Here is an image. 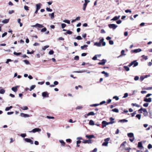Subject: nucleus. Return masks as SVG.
<instances>
[{
    "instance_id": "nucleus-1",
    "label": "nucleus",
    "mask_w": 152,
    "mask_h": 152,
    "mask_svg": "<svg viewBox=\"0 0 152 152\" xmlns=\"http://www.w3.org/2000/svg\"><path fill=\"white\" fill-rule=\"evenodd\" d=\"M138 63L136 60H134L132 61L128 65L129 67H130L133 65V67H136L138 65Z\"/></svg>"
},
{
    "instance_id": "nucleus-2",
    "label": "nucleus",
    "mask_w": 152,
    "mask_h": 152,
    "mask_svg": "<svg viewBox=\"0 0 152 152\" xmlns=\"http://www.w3.org/2000/svg\"><path fill=\"white\" fill-rule=\"evenodd\" d=\"M104 40V39L102 38L100 40L99 42H96L94 43V45L97 46V47H100L101 46V43Z\"/></svg>"
},
{
    "instance_id": "nucleus-3",
    "label": "nucleus",
    "mask_w": 152,
    "mask_h": 152,
    "mask_svg": "<svg viewBox=\"0 0 152 152\" xmlns=\"http://www.w3.org/2000/svg\"><path fill=\"white\" fill-rule=\"evenodd\" d=\"M108 26L110 28L115 29L118 27V26L116 24H109Z\"/></svg>"
},
{
    "instance_id": "nucleus-4",
    "label": "nucleus",
    "mask_w": 152,
    "mask_h": 152,
    "mask_svg": "<svg viewBox=\"0 0 152 152\" xmlns=\"http://www.w3.org/2000/svg\"><path fill=\"white\" fill-rule=\"evenodd\" d=\"M41 131V129L39 128H35L33 129L31 131H29L30 132L35 133L36 132H40Z\"/></svg>"
},
{
    "instance_id": "nucleus-5",
    "label": "nucleus",
    "mask_w": 152,
    "mask_h": 152,
    "mask_svg": "<svg viewBox=\"0 0 152 152\" xmlns=\"http://www.w3.org/2000/svg\"><path fill=\"white\" fill-rule=\"evenodd\" d=\"M24 140L25 141L31 144H33V141L30 139L28 138H24Z\"/></svg>"
},
{
    "instance_id": "nucleus-6",
    "label": "nucleus",
    "mask_w": 152,
    "mask_h": 152,
    "mask_svg": "<svg viewBox=\"0 0 152 152\" xmlns=\"http://www.w3.org/2000/svg\"><path fill=\"white\" fill-rule=\"evenodd\" d=\"M31 26L39 28H42L43 27V26L42 25L38 23H36L35 25Z\"/></svg>"
},
{
    "instance_id": "nucleus-7",
    "label": "nucleus",
    "mask_w": 152,
    "mask_h": 152,
    "mask_svg": "<svg viewBox=\"0 0 152 152\" xmlns=\"http://www.w3.org/2000/svg\"><path fill=\"white\" fill-rule=\"evenodd\" d=\"M101 62H99L98 63V64L100 65H104L107 62V61L106 59H103L101 60Z\"/></svg>"
},
{
    "instance_id": "nucleus-8",
    "label": "nucleus",
    "mask_w": 152,
    "mask_h": 152,
    "mask_svg": "<svg viewBox=\"0 0 152 152\" xmlns=\"http://www.w3.org/2000/svg\"><path fill=\"white\" fill-rule=\"evenodd\" d=\"M144 101L146 102H150L152 101V99L151 98H144Z\"/></svg>"
},
{
    "instance_id": "nucleus-9",
    "label": "nucleus",
    "mask_w": 152,
    "mask_h": 152,
    "mask_svg": "<svg viewBox=\"0 0 152 152\" xmlns=\"http://www.w3.org/2000/svg\"><path fill=\"white\" fill-rule=\"evenodd\" d=\"M20 115L21 117L24 118L28 117H30L29 115L28 114H24L23 113H21L20 114Z\"/></svg>"
},
{
    "instance_id": "nucleus-10",
    "label": "nucleus",
    "mask_w": 152,
    "mask_h": 152,
    "mask_svg": "<svg viewBox=\"0 0 152 152\" xmlns=\"http://www.w3.org/2000/svg\"><path fill=\"white\" fill-rule=\"evenodd\" d=\"M42 95L44 97H48L49 96L47 92H44L42 93Z\"/></svg>"
},
{
    "instance_id": "nucleus-11",
    "label": "nucleus",
    "mask_w": 152,
    "mask_h": 152,
    "mask_svg": "<svg viewBox=\"0 0 152 152\" xmlns=\"http://www.w3.org/2000/svg\"><path fill=\"white\" fill-rule=\"evenodd\" d=\"M83 142L84 143H88L91 144L92 143L91 141V140H83Z\"/></svg>"
},
{
    "instance_id": "nucleus-12",
    "label": "nucleus",
    "mask_w": 152,
    "mask_h": 152,
    "mask_svg": "<svg viewBox=\"0 0 152 152\" xmlns=\"http://www.w3.org/2000/svg\"><path fill=\"white\" fill-rule=\"evenodd\" d=\"M102 128L106 127L107 125V122L105 121H103L102 122Z\"/></svg>"
},
{
    "instance_id": "nucleus-13",
    "label": "nucleus",
    "mask_w": 152,
    "mask_h": 152,
    "mask_svg": "<svg viewBox=\"0 0 152 152\" xmlns=\"http://www.w3.org/2000/svg\"><path fill=\"white\" fill-rule=\"evenodd\" d=\"M86 137L88 139H91L93 138H95L93 134L88 135H86Z\"/></svg>"
},
{
    "instance_id": "nucleus-14",
    "label": "nucleus",
    "mask_w": 152,
    "mask_h": 152,
    "mask_svg": "<svg viewBox=\"0 0 152 152\" xmlns=\"http://www.w3.org/2000/svg\"><path fill=\"white\" fill-rule=\"evenodd\" d=\"M18 86H16L15 87H13L12 88V90L15 92H16L18 90Z\"/></svg>"
},
{
    "instance_id": "nucleus-15",
    "label": "nucleus",
    "mask_w": 152,
    "mask_h": 152,
    "mask_svg": "<svg viewBox=\"0 0 152 152\" xmlns=\"http://www.w3.org/2000/svg\"><path fill=\"white\" fill-rule=\"evenodd\" d=\"M120 17V16L119 15L118 16H116L114 17L113 18L111 19V21H115L118 20Z\"/></svg>"
},
{
    "instance_id": "nucleus-16",
    "label": "nucleus",
    "mask_w": 152,
    "mask_h": 152,
    "mask_svg": "<svg viewBox=\"0 0 152 152\" xmlns=\"http://www.w3.org/2000/svg\"><path fill=\"white\" fill-rule=\"evenodd\" d=\"M125 51L124 50H122L121 51V54L118 57V58H119L123 56H125L126 55L124 53Z\"/></svg>"
},
{
    "instance_id": "nucleus-17",
    "label": "nucleus",
    "mask_w": 152,
    "mask_h": 152,
    "mask_svg": "<svg viewBox=\"0 0 152 152\" xmlns=\"http://www.w3.org/2000/svg\"><path fill=\"white\" fill-rule=\"evenodd\" d=\"M42 4H37L36 5V10H39L41 8V6Z\"/></svg>"
},
{
    "instance_id": "nucleus-18",
    "label": "nucleus",
    "mask_w": 152,
    "mask_h": 152,
    "mask_svg": "<svg viewBox=\"0 0 152 152\" xmlns=\"http://www.w3.org/2000/svg\"><path fill=\"white\" fill-rule=\"evenodd\" d=\"M142 51V50L140 48H138V49H136L132 50V51L135 53H137V52H140Z\"/></svg>"
},
{
    "instance_id": "nucleus-19",
    "label": "nucleus",
    "mask_w": 152,
    "mask_h": 152,
    "mask_svg": "<svg viewBox=\"0 0 152 152\" xmlns=\"http://www.w3.org/2000/svg\"><path fill=\"white\" fill-rule=\"evenodd\" d=\"M128 136L129 137H134V134L133 133H129L127 134Z\"/></svg>"
},
{
    "instance_id": "nucleus-20",
    "label": "nucleus",
    "mask_w": 152,
    "mask_h": 152,
    "mask_svg": "<svg viewBox=\"0 0 152 152\" xmlns=\"http://www.w3.org/2000/svg\"><path fill=\"white\" fill-rule=\"evenodd\" d=\"M143 114L145 116H146L148 115V112L146 110L145 108H143Z\"/></svg>"
},
{
    "instance_id": "nucleus-21",
    "label": "nucleus",
    "mask_w": 152,
    "mask_h": 152,
    "mask_svg": "<svg viewBox=\"0 0 152 152\" xmlns=\"http://www.w3.org/2000/svg\"><path fill=\"white\" fill-rule=\"evenodd\" d=\"M49 16L50 17V18L51 19H53L54 17V12H53L52 13L49 14Z\"/></svg>"
},
{
    "instance_id": "nucleus-22",
    "label": "nucleus",
    "mask_w": 152,
    "mask_h": 152,
    "mask_svg": "<svg viewBox=\"0 0 152 152\" xmlns=\"http://www.w3.org/2000/svg\"><path fill=\"white\" fill-rule=\"evenodd\" d=\"M142 141L140 142H138L137 147L138 148H141L142 147Z\"/></svg>"
},
{
    "instance_id": "nucleus-23",
    "label": "nucleus",
    "mask_w": 152,
    "mask_h": 152,
    "mask_svg": "<svg viewBox=\"0 0 152 152\" xmlns=\"http://www.w3.org/2000/svg\"><path fill=\"white\" fill-rule=\"evenodd\" d=\"M95 115V114L94 113V112L91 111L89 113H88V114H87V116H90V115Z\"/></svg>"
},
{
    "instance_id": "nucleus-24",
    "label": "nucleus",
    "mask_w": 152,
    "mask_h": 152,
    "mask_svg": "<svg viewBox=\"0 0 152 152\" xmlns=\"http://www.w3.org/2000/svg\"><path fill=\"white\" fill-rule=\"evenodd\" d=\"M128 121V120L126 119H123L120 120L119 121V122H120L121 123H125L127 122Z\"/></svg>"
},
{
    "instance_id": "nucleus-25",
    "label": "nucleus",
    "mask_w": 152,
    "mask_h": 152,
    "mask_svg": "<svg viewBox=\"0 0 152 152\" xmlns=\"http://www.w3.org/2000/svg\"><path fill=\"white\" fill-rule=\"evenodd\" d=\"M89 124L91 126L94 125L95 124L94 121L92 120H90Z\"/></svg>"
},
{
    "instance_id": "nucleus-26",
    "label": "nucleus",
    "mask_w": 152,
    "mask_h": 152,
    "mask_svg": "<svg viewBox=\"0 0 152 152\" xmlns=\"http://www.w3.org/2000/svg\"><path fill=\"white\" fill-rule=\"evenodd\" d=\"M12 108V106H11L9 107H7L5 109V111H8L9 110L11 109Z\"/></svg>"
},
{
    "instance_id": "nucleus-27",
    "label": "nucleus",
    "mask_w": 152,
    "mask_h": 152,
    "mask_svg": "<svg viewBox=\"0 0 152 152\" xmlns=\"http://www.w3.org/2000/svg\"><path fill=\"white\" fill-rule=\"evenodd\" d=\"M124 68L126 71H128L129 70V68L128 66H124Z\"/></svg>"
},
{
    "instance_id": "nucleus-28",
    "label": "nucleus",
    "mask_w": 152,
    "mask_h": 152,
    "mask_svg": "<svg viewBox=\"0 0 152 152\" xmlns=\"http://www.w3.org/2000/svg\"><path fill=\"white\" fill-rule=\"evenodd\" d=\"M9 21V19H5L2 21V22L4 23H7Z\"/></svg>"
},
{
    "instance_id": "nucleus-29",
    "label": "nucleus",
    "mask_w": 152,
    "mask_h": 152,
    "mask_svg": "<svg viewBox=\"0 0 152 152\" xmlns=\"http://www.w3.org/2000/svg\"><path fill=\"white\" fill-rule=\"evenodd\" d=\"M59 142L61 144V145L64 146L65 145V142H64L62 140H59Z\"/></svg>"
},
{
    "instance_id": "nucleus-30",
    "label": "nucleus",
    "mask_w": 152,
    "mask_h": 152,
    "mask_svg": "<svg viewBox=\"0 0 152 152\" xmlns=\"http://www.w3.org/2000/svg\"><path fill=\"white\" fill-rule=\"evenodd\" d=\"M112 111L115 113H118L119 112L118 110L116 108H114L112 110Z\"/></svg>"
},
{
    "instance_id": "nucleus-31",
    "label": "nucleus",
    "mask_w": 152,
    "mask_h": 152,
    "mask_svg": "<svg viewBox=\"0 0 152 152\" xmlns=\"http://www.w3.org/2000/svg\"><path fill=\"white\" fill-rule=\"evenodd\" d=\"M13 54L14 55H16V56H18L21 54V53H17L15 52H14L13 53Z\"/></svg>"
},
{
    "instance_id": "nucleus-32",
    "label": "nucleus",
    "mask_w": 152,
    "mask_h": 152,
    "mask_svg": "<svg viewBox=\"0 0 152 152\" xmlns=\"http://www.w3.org/2000/svg\"><path fill=\"white\" fill-rule=\"evenodd\" d=\"M84 1L85 2L83 4L86 6L87 5V4L90 2V1L89 0H84Z\"/></svg>"
},
{
    "instance_id": "nucleus-33",
    "label": "nucleus",
    "mask_w": 152,
    "mask_h": 152,
    "mask_svg": "<svg viewBox=\"0 0 152 152\" xmlns=\"http://www.w3.org/2000/svg\"><path fill=\"white\" fill-rule=\"evenodd\" d=\"M36 86L35 85H32L31 86L30 89L29 90L30 91H31L32 90H33L35 87Z\"/></svg>"
},
{
    "instance_id": "nucleus-34",
    "label": "nucleus",
    "mask_w": 152,
    "mask_h": 152,
    "mask_svg": "<svg viewBox=\"0 0 152 152\" xmlns=\"http://www.w3.org/2000/svg\"><path fill=\"white\" fill-rule=\"evenodd\" d=\"M5 91L4 89H1L0 90V94H3L5 93Z\"/></svg>"
},
{
    "instance_id": "nucleus-35",
    "label": "nucleus",
    "mask_w": 152,
    "mask_h": 152,
    "mask_svg": "<svg viewBox=\"0 0 152 152\" xmlns=\"http://www.w3.org/2000/svg\"><path fill=\"white\" fill-rule=\"evenodd\" d=\"M99 105V104H91L90 105V106L91 107H96Z\"/></svg>"
},
{
    "instance_id": "nucleus-36",
    "label": "nucleus",
    "mask_w": 152,
    "mask_h": 152,
    "mask_svg": "<svg viewBox=\"0 0 152 152\" xmlns=\"http://www.w3.org/2000/svg\"><path fill=\"white\" fill-rule=\"evenodd\" d=\"M141 115L140 114H137L136 116V117L139 120L141 118Z\"/></svg>"
},
{
    "instance_id": "nucleus-37",
    "label": "nucleus",
    "mask_w": 152,
    "mask_h": 152,
    "mask_svg": "<svg viewBox=\"0 0 152 152\" xmlns=\"http://www.w3.org/2000/svg\"><path fill=\"white\" fill-rule=\"evenodd\" d=\"M108 142L104 141L102 144V145L104 146H107Z\"/></svg>"
},
{
    "instance_id": "nucleus-38",
    "label": "nucleus",
    "mask_w": 152,
    "mask_h": 152,
    "mask_svg": "<svg viewBox=\"0 0 152 152\" xmlns=\"http://www.w3.org/2000/svg\"><path fill=\"white\" fill-rule=\"evenodd\" d=\"M23 61L27 65H28V64H29V62L27 60H24Z\"/></svg>"
},
{
    "instance_id": "nucleus-39",
    "label": "nucleus",
    "mask_w": 152,
    "mask_h": 152,
    "mask_svg": "<svg viewBox=\"0 0 152 152\" xmlns=\"http://www.w3.org/2000/svg\"><path fill=\"white\" fill-rule=\"evenodd\" d=\"M26 136V133L21 134H20V136L23 138H24Z\"/></svg>"
},
{
    "instance_id": "nucleus-40",
    "label": "nucleus",
    "mask_w": 152,
    "mask_h": 152,
    "mask_svg": "<svg viewBox=\"0 0 152 152\" xmlns=\"http://www.w3.org/2000/svg\"><path fill=\"white\" fill-rule=\"evenodd\" d=\"M115 123L114 121H110L109 122H107V125H108L109 124H112Z\"/></svg>"
},
{
    "instance_id": "nucleus-41",
    "label": "nucleus",
    "mask_w": 152,
    "mask_h": 152,
    "mask_svg": "<svg viewBox=\"0 0 152 152\" xmlns=\"http://www.w3.org/2000/svg\"><path fill=\"white\" fill-rule=\"evenodd\" d=\"M13 61V60H12L11 59H7V61H6L5 63H6V64H8V63H9V62H11V61Z\"/></svg>"
},
{
    "instance_id": "nucleus-42",
    "label": "nucleus",
    "mask_w": 152,
    "mask_h": 152,
    "mask_svg": "<svg viewBox=\"0 0 152 152\" xmlns=\"http://www.w3.org/2000/svg\"><path fill=\"white\" fill-rule=\"evenodd\" d=\"M47 30V29L46 28H45V27H44V28H42L41 30V32H45Z\"/></svg>"
},
{
    "instance_id": "nucleus-43",
    "label": "nucleus",
    "mask_w": 152,
    "mask_h": 152,
    "mask_svg": "<svg viewBox=\"0 0 152 152\" xmlns=\"http://www.w3.org/2000/svg\"><path fill=\"white\" fill-rule=\"evenodd\" d=\"M63 22L65 23H67L68 24H69L70 23V21L68 20H64L63 21Z\"/></svg>"
},
{
    "instance_id": "nucleus-44",
    "label": "nucleus",
    "mask_w": 152,
    "mask_h": 152,
    "mask_svg": "<svg viewBox=\"0 0 152 152\" xmlns=\"http://www.w3.org/2000/svg\"><path fill=\"white\" fill-rule=\"evenodd\" d=\"M132 105L133 106H135L137 107H140V106L139 105L137 104L136 103H132Z\"/></svg>"
},
{
    "instance_id": "nucleus-45",
    "label": "nucleus",
    "mask_w": 152,
    "mask_h": 152,
    "mask_svg": "<svg viewBox=\"0 0 152 152\" xmlns=\"http://www.w3.org/2000/svg\"><path fill=\"white\" fill-rule=\"evenodd\" d=\"M113 99H115L116 100H118L119 99V98L118 96H114L113 97Z\"/></svg>"
},
{
    "instance_id": "nucleus-46",
    "label": "nucleus",
    "mask_w": 152,
    "mask_h": 152,
    "mask_svg": "<svg viewBox=\"0 0 152 152\" xmlns=\"http://www.w3.org/2000/svg\"><path fill=\"white\" fill-rule=\"evenodd\" d=\"M46 10L48 11V12H52V10L50 8H49V7H47L46 8Z\"/></svg>"
},
{
    "instance_id": "nucleus-47",
    "label": "nucleus",
    "mask_w": 152,
    "mask_h": 152,
    "mask_svg": "<svg viewBox=\"0 0 152 152\" xmlns=\"http://www.w3.org/2000/svg\"><path fill=\"white\" fill-rule=\"evenodd\" d=\"M92 59L94 60H96L97 59V55H95L92 58Z\"/></svg>"
},
{
    "instance_id": "nucleus-48",
    "label": "nucleus",
    "mask_w": 152,
    "mask_h": 152,
    "mask_svg": "<svg viewBox=\"0 0 152 152\" xmlns=\"http://www.w3.org/2000/svg\"><path fill=\"white\" fill-rule=\"evenodd\" d=\"M150 76V75H143V80L146 78H147L148 77H149Z\"/></svg>"
},
{
    "instance_id": "nucleus-49",
    "label": "nucleus",
    "mask_w": 152,
    "mask_h": 152,
    "mask_svg": "<svg viewBox=\"0 0 152 152\" xmlns=\"http://www.w3.org/2000/svg\"><path fill=\"white\" fill-rule=\"evenodd\" d=\"M47 118L48 119H54V117L53 116H47Z\"/></svg>"
},
{
    "instance_id": "nucleus-50",
    "label": "nucleus",
    "mask_w": 152,
    "mask_h": 152,
    "mask_svg": "<svg viewBox=\"0 0 152 152\" xmlns=\"http://www.w3.org/2000/svg\"><path fill=\"white\" fill-rule=\"evenodd\" d=\"M79 59V57L78 56H75L74 57V59L76 60H78Z\"/></svg>"
},
{
    "instance_id": "nucleus-51",
    "label": "nucleus",
    "mask_w": 152,
    "mask_h": 152,
    "mask_svg": "<svg viewBox=\"0 0 152 152\" xmlns=\"http://www.w3.org/2000/svg\"><path fill=\"white\" fill-rule=\"evenodd\" d=\"M28 107L27 106L23 107L22 109L23 110H26L28 109Z\"/></svg>"
},
{
    "instance_id": "nucleus-52",
    "label": "nucleus",
    "mask_w": 152,
    "mask_h": 152,
    "mask_svg": "<svg viewBox=\"0 0 152 152\" xmlns=\"http://www.w3.org/2000/svg\"><path fill=\"white\" fill-rule=\"evenodd\" d=\"M128 96V94L127 93H125L124 94V96L123 97V98H125L127 97Z\"/></svg>"
},
{
    "instance_id": "nucleus-53",
    "label": "nucleus",
    "mask_w": 152,
    "mask_h": 152,
    "mask_svg": "<svg viewBox=\"0 0 152 152\" xmlns=\"http://www.w3.org/2000/svg\"><path fill=\"white\" fill-rule=\"evenodd\" d=\"M61 27L62 28H64L66 26V25L65 23H62L61 25Z\"/></svg>"
},
{
    "instance_id": "nucleus-54",
    "label": "nucleus",
    "mask_w": 152,
    "mask_h": 152,
    "mask_svg": "<svg viewBox=\"0 0 152 152\" xmlns=\"http://www.w3.org/2000/svg\"><path fill=\"white\" fill-rule=\"evenodd\" d=\"M54 53V51L53 50H50L49 52V54L50 55H53Z\"/></svg>"
},
{
    "instance_id": "nucleus-55",
    "label": "nucleus",
    "mask_w": 152,
    "mask_h": 152,
    "mask_svg": "<svg viewBox=\"0 0 152 152\" xmlns=\"http://www.w3.org/2000/svg\"><path fill=\"white\" fill-rule=\"evenodd\" d=\"M139 77L138 76H135L134 78V79L135 80L137 81L139 80Z\"/></svg>"
},
{
    "instance_id": "nucleus-56",
    "label": "nucleus",
    "mask_w": 152,
    "mask_h": 152,
    "mask_svg": "<svg viewBox=\"0 0 152 152\" xmlns=\"http://www.w3.org/2000/svg\"><path fill=\"white\" fill-rule=\"evenodd\" d=\"M83 107L82 106H77L76 108V110H79L81 109Z\"/></svg>"
},
{
    "instance_id": "nucleus-57",
    "label": "nucleus",
    "mask_w": 152,
    "mask_h": 152,
    "mask_svg": "<svg viewBox=\"0 0 152 152\" xmlns=\"http://www.w3.org/2000/svg\"><path fill=\"white\" fill-rule=\"evenodd\" d=\"M110 138H109V137L105 139L104 140V141L105 142H108V141H109L110 140Z\"/></svg>"
},
{
    "instance_id": "nucleus-58",
    "label": "nucleus",
    "mask_w": 152,
    "mask_h": 152,
    "mask_svg": "<svg viewBox=\"0 0 152 152\" xmlns=\"http://www.w3.org/2000/svg\"><path fill=\"white\" fill-rule=\"evenodd\" d=\"M136 114V111H135L133 113L131 114L132 117H134V115Z\"/></svg>"
},
{
    "instance_id": "nucleus-59",
    "label": "nucleus",
    "mask_w": 152,
    "mask_h": 152,
    "mask_svg": "<svg viewBox=\"0 0 152 152\" xmlns=\"http://www.w3.org/2000/svg\"><path fill=\"white\" fill-rule=\"evenodd\" d=\"M76 39L77 40H80L82 38L80 36H78L76 37Z\"/></svg>"
},
{
    "instance_id": "nucleus-60",
    "label": "nucleus",
    "mask_w": 152,
    "mask_h": 152,
    "mask_svg": "<svg viewBox=\"0 0 152 152\" xmlns=\"http://www.w3.org/2000/svg\"><path fill=\"white\" fill-rule=\"evenodd\" d=\"M66 33L68 34H72V32L70 30H68L67 31Z\"/></svg>"
},
{
    "instance_id": "nucleus-61",
    "label": "nucleus",
    "mask_w": 152,
    "mask_h": 152,
    "mask_svg": "<svg viewBox=\"0 0 152 152\" xmlns=\"http://www.w3.org/2000/svg\"><path fill=\"white\" fill-rule=\"evenodd\" d=\"M14 113V112H7V114L8 115H12V114Z\"/></svg>"
},
{
    "instance_id": "nucleus-62",
    "label": "nucleus",
    "mask_w": 152,
    "mask_h": 152,
    "mask_svg": "<svg viewBox=\"0 0 152 152\" xmlns=\"http://www.w3.org/2000/svg\"><path fill=\"white\" fill-rule=\"evenodd\" d=\"M109 43L111 45H113L114 44L113 41V40H110L109 41Z\"/></svg>"
},
{
    "instance_id": "nucleus-63",
    "label": "nucleus",
    "mask_w": 152,
    "mask_h": 152,
    "mask_svg": "<svg viewBox=\"0 0 152 152\" xmlns=\"http://www.w3.org/2000/svg\"><path fill=\"white\" fill-rule=\"evenodd\" d=\"M125 12L126 13H128V12L131 13L132 11L130 10H127L125 11Z\"/></svg>"
},
{
    "instance_id": "nucleus-64",
    "label": "nucleus",
    "mask_w": 152,
    "mask_h": 152,
    "mask_svg": "<svg viewBox=\"0 0 152 152\" xmlns=\"http://www.w3.org/2000/svg\"><path fill=\"white\" fill-rule=\"evenodd\" d=\"M24 9L26 10H29L28 7V6H24Z\"/></svg>"
}]
</instances>
